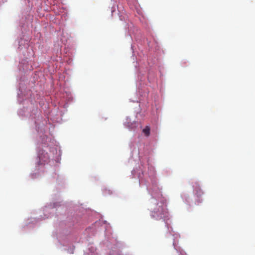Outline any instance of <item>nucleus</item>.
Instances as JSON below:
<instances>
[{"instance_id": "nucleus-1", "label": "nucleus", "mask_w": 255, "mask_h": 255, "mask_svg": "<svg viewBox=\"0 0 255 255\" xmlns=\"http://www.w3.org/2000/svg\"><path fill=\"white\" fill-rule=\"evenodd\" d=\"M167 209L162 203L158 204L151 214V217L156 220L164 219L167 217Z\"/></svg>"}, {"instance_id": "nucleus-2", "label": "nucleus", "mask_w": 255, "mask_h": 255, "mask_svg": "<svg viewBox=\"0 0 255 255\" xmlns=\"http://www.w3.org/2000/svg\"><path fill=\"white\" fill-rule=\"evenodd\" d=\"M142 132L144 133L145 135L148 136L150 134V128L148 126H146L143 130Z\"/></svg>"}, {"instance_id": "nucleus-3", "label": "nucleus", "mask_w": 255, "mask_h": 255, "mask_svg": "<svg viewBox=\"0 0 255 255\" xmlns=\"http://www.w3.org/2000/svg\"><path fill=\"white\" fill-rule=\"evenodd\" d=\"M196 193H197L198 196H200L203 194V193L201 190H199V191H197Z\"/></svg>"}]
</instances>
